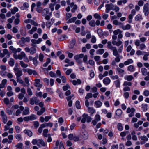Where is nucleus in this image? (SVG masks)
<instances>
[{
	"label": "nucleus",
	"mask_w": 149,
	"mask_h": 149,
	"mask_svg": "<svg viewBox=\"0 0 149 149\" xmlns=\"http://www.w3.org/2000/svg\"><path fill=\"white\" fill-rule=\"evenodd\" d=\"M143 12L144 13L146 16H148L149 14V4L147 3L144 6Z\"/></svg>",
	"instance_id": "3"
},
{
	"label": "nucleus",
	"mask_w": 149,
	"mask_h": 149,
	"mask_svg": "<svg viewBox=\"0 0 149 149\" xmlns=\"http://www.w3.org/2000/svg\"><path fill=\"white\" fill-rule=\"evenodd\" d=\"M74 58L76 60V61L78 63V65H81L82 62L81 59L78 58H77L75 57H74Z\"/></svg>",
	"instance_id": "26"
},
{
	"label": "nucleus",
	"mask_w": 149,
	"mask_h": 149,
	"mask_svg": "<svg viewBox=\"0 0 149 149\" xmlns=\"http://www.w3.org/2000/svg\"><path fill=\"white\" fill-rule=\"evenodd\" d=\"M17 81L19 83L21 84H23L24 83V81L21 79L20 77L16 78Z\"/></svg>",
	"instance_id": "44"
},
{
	"label": "nucleus",
	"mask_w": 149,
	"mask_h": 149,
	"mask_svg": "<svg viewBox=\"0 0 149 149\" xmlns=\"http://www.w3.org/2000/svg\"><path fill=\"white\" fill-rule=\"evenodd\" d=\"M24 81L25 83L26 84V86L27 87H29V81L28 78L26 77L24 78Z\"/></svg>",
	"instance_id": "50"
},
{
	"label": "nucleus",
	"mask_w": 149,
	"mask_h": 149,
	"mask_svg": "<svg viewBox=\"0 0 149 149\" xmlns=\"http://www.w3.org/2000/svg\"><path fill=\"white\" fill-rule=\"evenodd\" d=\"M30 120H33L36 119L37 118L36 116L33 114H32L31 116H29Z\"/></svg>",
	"instance_id": "25"
},
{
	"label": "nucleus",
	"mask_w": 149,
	"mask_h": 149,
	"mask_svg": "<svg viewBox=\"0 0 149 149\" xmlns=\"http://www.w3.org/2000/svg\"><path fill=\"white\" fill-rule=\"evenodd\" d=\"M2 117L3 118V123L5 124L6 123L7 121V117L6 115L4 116H3Z\"/></svg>",
	"instance_id": "59"
},
{
	"label": "nucleus",
	"mask_w": 149,
	"mask_h": 149,
	"mask_svg": "<svg viewBox=\"0 0 149 149\" xmlns=\"http://www.w3.org/2000/svg\"><path fill=\"white\" fill-rule=\"evenodd\" d=\"M81 138L84 139H87L88 136V133L86 131L82 132L81 134Z\"/></svg>",
	"instance_id": "5"
},
{
	"label": "nucleus",
	"mask_w": 149,
	"mask_h": 149,
	"mask_svg": "<svg viewBox=\"0 0 149 149\" xmlns=\"http://www.w3.org/2000/svg\"><path fill=\"white\" fill-rule=\"evenodd\" d=\"M116 70L119 74L122 76L123 74V73L124 72V70L119 67L117 68Z\"/></svg>",
	"instance_id": "14"
},
{
	"label": "nucleus",
	"mask_w": 149,
	"mask_h": 149,
	"mask_svg": "<svg viewBox=\"0 0 149 149\" xmlns=\"http://www.w3.org/2000/svg\"><path fill=\"white\" fill-rule=\"evenodd\" d=\"M35 82L34 85L36 87L41 88L42 86V85L40 84V81L39 79H36L35 80Z\"/></svg>",
	"instance_id": "4"
},
{
	"label": "nucleus",
	"mask_w": 149,
	"mask_h": 149,
	"mask_svg": "<svg viewBox=\"0 0 149 149\" xmlns=\"http://www.w3.org/2000/svg\"><path fill=\"white\" fill-rule=\"evenodd\" d=\"M135 70V68L132 65H129L128 67V70L131 72H134Z\"/></svg>",
	"instance_id": "22"
},
{
	"label": "nucleus",
	"mask_w": 149,
	"mask_h": 149,
	"mask_svg": "<svg viewBox=\"0 0 149 149\" xmlns=\"http://www.w3.org/2000/svg\"><path fill=\"white\" fill-rule=\"evenodd\" d=\"M23 132L25 134L27 135L29 137H31L33 135L32 132L28 130H24Z\"/></svg>",
	"instance_id": "8"
},
{
	"label": "nucleus",
	"mask_w": 149,
	"mask_h": 149,
	"mask_svg": "<svg viewBox=\"0 0 149 149\" xmlns=\"http://www.w3.org/2000/svg\"><path fill=\"white\" fill-rule=\"evenodd\" d=\"M141 71L143 75L146 76L147 75V70L146 68H142L141 69Z\"/></svg>",
	"instance_id": "20"
},
{
	"label": "nucleus",
	"mask_w": 149,
	"mask_h": 149,
	"mask_svg": "<svg viewBox=\"0 0 149 149\" xmlns=\"http://www.w3.org/2000/svg\"><path fill=\"white\" fill-rule=\"evenodd\" d=\"M94 17L99 20H100L101 19V17L98 13H95L94 15Z\"/></svg>",
	"instance_id": "38"
},
{
	"label": "nucleus",
	"mask_w": 149,
	"mask_h": 149,
	"mask_svg": "<svg viewBox=\"0 0 149 149\" xmlns=\"http://www.w3.org/2000/svg\"><path fill=\"white\" fill-rule=\"evenodd\" d=\"M27 72L29 75H31L32 74H33L34 75L38 74L37 73L36 70H33L31 69H28Z\"/></svg>",
	"instance_id": "10"
},
{
	"label": "nucleus",
	"mask_w": 149,
	"mask_h": 149,
	"mask_svg": "<svg viewBox=\"0 0 149 149\" xmlns=\"http://www.w3.org/2000/svg\"><path fill=\"white\" fill-rule=\"evenodd\" d=\"M122 31L119 29H118L117 30L114 31L113 32V33L114 35H117L119 33H122Z\"/></svg>",
	"instance_id": "41"
},
{
	"label": "nucleus",
	"mask_w": 149,
	"mask_h": 149,
	"mask_svg": "<svg viewBox=\"0 0 149 149\" xmlns=\"http://www.w3.org/2000/svg\"><path fill=\"white\" fill-rule=\"evenodd\" d=\"M29 108L27 107H25L24 110L23 111L22 115H27L29 114Z\"/></svg>",
	"instance_id": "11"
},
{
	"label": "nucleus",
	"mask_w": 149,
	"mask_h": 149,
	"mask_svg": "<svg viewBox=\"0 0 149 149\" xmlns=\"http://www.w3.org/2000/svg\"><path fill=\"white\" fill-rule=\"evenodd\" d=\"M125 78V79L127 80L128 81H131L134 79V77L130 75L126 76Z\"/></svg>",
	"instance_id": "28"
},
{
	"label": "nucleus",
	"mask_w": 149,
	"mask_h": 149,
	"mask_svg": "<svg viewBox=\"0 0 149 149\" xmlns=\"http://www.w3.org/2000/svg\"><path fill=\"white\" fill-rule=\"evenodd\" d=\"M70 87L68 84H67L65 86H64L63 87V89L64 91H66L68 89L70 88Z\"/></svg>",
	"instance_id": "56"
},
{
	"label": "nucleus",
	"mask_w": 149,
	"mask_h": 149,
	"mask_svg": "<svg viewBox=\"0 0 149 149\" xmlns=\"http://www.w3.org/2000/svg\"><path fill=\"white\" fill-rule=\"evenodd\" d=\"M66 20H67L68 19H70L72 16V14L70 13H66Z\"/></svg>",
	"instance_id": "60"
},
{
	"label": "nucleus",
	"mask_w": 149,
	"mask_h": 149,
	"mask_svg": "<svg viewBox=\"0 0 149 149\" xmlns=\"http://www.w3.org/2000/svg\"><path fill=\"white\" fill-rule=\"evenodd\" d=\"M27 92L29 95L31 96L32 95L33 93L32 91L29 87H28V88H27Z\"/></svg>",
	"instance_id": "61"
},
{
	"label": "nucleus",
	"mask_w": 149,
	"mask_h": 149,
	"mask_svg": "<svg viewBox=\"0 0 149 149\" xmlns=\"http://www.w3.org/2000/svg\"><path fill=\"white\" fill-rule=\"evenodd\" d=\"M122 112V111L120 109H118L116 111V114L117 116H118V118H119L121 116Z\"/></svg>",
	"instance_id": "16"
},
{
	"label": "nucleus",
	"mask_w": 149,
	"mask_h": 149,
	"mask_svg": "<svg viewBox=\"0 0 149 149\" xmlns=\"http://www.w3.org/2000/svg\"><path fill=\"white\" fill-rule=\"evenodd\" d=\"M105 7H106L105 10L106 12V13H109L111 9V7L109 4H106L105 5Z\"/></svg>",
	"instance_id": "34"
},
{
	"label": "nucleus",
	"mask_w": 149,
	"mask_h": 149,
	"mask_svg": "<svg viewBox=\"0 0 149 149\" xmlns=\"http://www.w3.org/2000/svg\"><path fill=\"white\" fill-rule=\"evenodd\" d=\"M131 27L130 25L127 24L125 26H124V27L123 28V30H129L131 28Z\"/></svg>",
	"instance_id": "40"
},
{
	"label": "nucleus",
	"mask_w": 149,
	"mask_h": 149,
	"mask_svg": "<svg viewBox=\"0 0 149 149\" xmlns=\"http://www.w3.org/2000/svg\"><path fill=\"white\" fill-rule=\"evenodd\" d=\"M132 85V83L131 82H127L126 81H125L123 84V85L124 86H131Z\"/></svg>",
	"instance_id": "48"
},
{
	"label": "nucleus",
	"mask_w": 149,
	"mask_h": 149,
	"mask_svg": "<svg viewBox=\"0 0 149 149\" xmlns=\"http://www.w3.org/2000/svg\"><path fill=\"white\" fill-rule=\"evenodd\" d=\"M30 103L32 105H33L35 104V97H33L32 98H31L30 101Z\"/></svg>",
	"instance_id": "55"
},
{
	"label": "nucleus",
	"mask_w": 149,
	"mask_h": 149,
	"mask_svg": "<svg viewBox=\"0 0 149 149\" xmlns=\"http://www.w3.org/2000/svg\"><path fill=\"white\" fill-rule=\"evenodd\" d=\"M49 10L48 8H45L42 10V15L43 16H45L47 15L49 13Z\"/></svg>",
	"instance_id": "7"
},
{
	"label": "nucleus",
	"mask_w": 149,
	"mask_h": 149,
	"mask_svg": "<svg viewBox=\"0 0 149 149\" xmlns=\"http://www.w3.org/2000/svg\"><path fill=\"white\" fill-rule=\"evenodd\" d=\"M44 55L43 54L40 53L39 56V59L40 61L42 62L43 61L44 58Z\"/></svg>",
	"instance_id": "52"
},
{
	"label": "nucleus",
	"mask_w": 149,
	"mask_h": 149,
	"mask_svg": "<svg viewBox=\"0 0 149 149\" xmlns=\"http://www.w3.org/2000/svg\"><path fill=\"white\" fill-rule=\"evenodd\" d=\"M75 105L76 108L78 109H80L81 108L80 102L79 101H77L75 103Z\"/></svg>",
	"instance_id": "46"
},
{
	"label": "nucleus",
	"mask_w": 149,
	"mask_h": 149,
	"mask_svg": "<svg viewBox=\"0 0 149 149\" xmlns=\"http://www.w3.org/2000/svg\"><path fill=\"white\" fill-rule=\"evenodd\" d=\"M86 116H87V114L84 113L83 114L82 118L81 120V122L83 123H84L86 121Z\"/></svg>",
	"instance_id": "19"
},
{
	"label": "nucleus",
	"mask_w": 149,
	"mask_h": 149,
	"mask_svg": "<svg viewBox=\"0 0 149 149\" xmlns=\"http://www.w3.org/2000/svg\"><path fill=\"white\" fill-rule=\"evenodd\" d=\"M9 49L12 51V52L15 54L17 53L16 49L14 48L13 46H10L9 47Z\"/></svg>",
	"instance_id": "47"
},
{
	"label": "nucleus",
	"mask_w": 149,
	"mask_h": 149,
	"mask_svg": "<svg viewBox=\"0 0 149 149\" xmlns=\"http://www.w3.org/2000/svg\"><path fill=\"white\" fill-rule=\"evenodd\" d=\"M14 60L12 58H10V61L9 62V65L11 66H13L14 65Z\"/></svg>",
	"instance_id": "58"
},
{
	"label": "nucleus",
	"mask_w": 149,
	"mask_h": 149,
	"mask_svg": "<svg viewBox=\"0 0 149 149\" xmlns=\"http://www.w3.org/2000/svg\"><path fill=\"white\" fill-rule=\"evenodd\" d=\"M36 52V49L35 47H31L30 48V53L31 54H33Z\"/></svg>",
	"instance_id": "30"
},
{
	"label": "nucleus",
	"mask_w": 149,
	"mask_h": 149,
	"mask_svg": "<svg viewBox=\"0 0 149 149\" xmlns=\"http://www.w3.org/2000/svg\"><path fill=\"white\" fill-rule=\"evenodd\" d=\"M143 18L140 14L137 15L135 17V19L136 21H140Z\"/></svg>",
	"instance_id": "15"
},
{
	"label": "nucleus",
	"mask_w": 149,
	"mask_h": 149,
	"mask_svg": "<svg viewBox=\"0 0 149 149\" xmlns=\"http://www.w3.org/2000/svg\"><path fill=\"white\" fill-rule=\"evenodd\" d=\"M48 132V130L47 129H45L43 131V135L45 137H47L48 134H47V133Z\"/></svg>",
	"instance_id": "35"
},
{
	"label": "nucleus",
	"mask_w": 149,
	"mask_h": 149,
	"mask_svg": "<svg viewBox=\"0 0 149 149\" xmlns=\"http://www.w3.org/2000/svg\"><path fill=\"white\" fill-rule=\"evenodd\" d=\"M14 70L16 76V78L20 77L23 74L22 70L17 67L14 68Z\"/></svg>",
	"instance_id": "2"
},
{
	"label": "nucleus",
	"mask_w": 149,
	"mask_h": 149,
	"mask_svg": "<svg viewBox=\"0 0 149 149\" xmlns=\"http://www.w3.org/2000/svg\"><path fill=\"white\" fill-rule=\"evenodd\" d=\"M139 137L142 141H146L148 140V139L146 136L145 135H144L143 136H140Z\"/></svg>",
	"instance_id": "43"
},
{
	"label": "nucleus",
	"mask_w": 149,
	"mask_h": 149,
	"mask_svg": "<svg viewBox=\"0 0 149 149\" xmlns=\"http://www.w3.org/2000/svg\"><path fill=\"white\" fill-rule=\"evenodd\" d=\"M104 50L103 49H100L97 52V53H99L100 54H102L104 52Z\"/></svg>",
	"instance_id": "57"
},
{
	"label": "nucleus",
	"mask_w": 149,
	"mask_h": 149,
	"mask_svg": "<svg viewBox=\"0 0 149 149\" xmlns=\"http://www.w3.org/2000/svg\"><path fill=\"white\" fill-rule=\"evenodd\" d=\"M89 24L91 27H95L96 26V24H95V20H92L90 21L89 22Z\"/></svg>",
	"instance_id": "17"
},
{
	"label": "nucleus",
	"mask_w": 149,
	"mask_h": 149,
	"mask_svg": "<svg viewBox=\"0 0 149 149\" xmlns=\"http://www.w3.org/2000/svg\"><path fill=\"white\" fill-rule=\"evenodd\" d=\"M135 111V109L133 108H132L131 109L128 108L127 109L126 112L127 113H129L130 112H134Z\"/></svg>",
	"instance_id": "33"
},
{
	"label": "nucleus",
	"mask_w": 149,
	"mask_h": 149,
	"mask_svg": "<svg viewBox=\"0 0 149 149\" xmlns=\"http://www.w3.org/2000/svg\"><path fill=\"white\" fill-rule=\"evenodd\" d=\"M40 145L43 146H45V143L43 140L38 139L37 145L38 146H40Z\"/></svg>",
	"instance_id": "9"
},
{
	"label": "nucleus",
	"mask_w": 149,
	"mask_h": 149,
	"mask_svg": "<svg viewBox=\"0 0 149 149\" xmlns=\"http://www.w3.org/2000/svg\"><path fill=\"white\" fill-rule=\"evenodd\" d=\"M16 139L18 140V141H20L22 140L21 135L20 134H16L15 136Z\"/></svg>",
	"instance_id": "39"
},
{
	"label": "nucleus",
	"mask_w": 149,
	"mask_h": 149,
	"mask_svg": "<svg viewBox=\"0 0 149 149\" xmlns=\"http://www.w3.org/2000/svg\"><path fill=\"white\" fill-rule=\"evenodd\" d=\"M133 62V61L131 59H128L127 61H125L124 64L125 65H127L130 63H132Z\"/></svg>",
	"instance_id": "29"
},
{
	"label": "nucleus",
	"mask_w": 149,
	"mask_h": 149,
	"mask_svg": "<svg viewBox=\"0 0 149 149\" xmlns=\"http://www.w3.org/2000/svg\"><path fill=\"white\" fill-rule=\"evenodd\" d=\"M49 75L51 77H56L57 76L52 71H50L49 72Z\"/></svg>",
	"instance_id": "63"
},
{
	"label": "nucleus",
	"mask_w": 149,
	"mask_h": 149,
	"mask_svg": "<svg viewBox=\"0 0 149 149\" xmlns=\"http://www.w3.org/2000/svg\"><path fill=\"white\" fill-rule=\"evenodd\" d=\"M77 17H74L73 18L69 19L67 22V23H70L72 22H74L77 19Z\"/></svg>",
	"instance_id": "18"
},
{
	"label": "nucleus",
	"mask_w": 149,
	"mask_h": 149,
	"mask_svg": "<svg viewBox=\"0 0 149 149\" xmlns=\"http://www.w3.org/2000/svg\"><path fill=\"white\" fill-rule=\"evenodd\" d=\"M128 133V131H125L121 132L120 134V135L121 136L124 137L126 135V134H127Z\"/></svg>",
	"instance_id": "49"
},
{
	"label": "nucleus",
	"mask_w": 149,
	"mask_h": 149,
	"mask_svg": "<svg viewBox=\"0 0 149 149\" xmlns=\"http://www.w3.org/2000/svg\"><path fill=\"white\" fill-rule=\"evenodd\" d=\"M37 29V28L36 27H33L31 30L29 31V32L30 34H32L33 32L36 30Z\"/></svg>",
	"instance_id": "45"
},
{
	"label": "nucleus",
	"mask_w": 149,
	"mask_h": 149,
	"mask_svg": "<svg viewBox=\"0 0 149 149\" xmlns=\"http://www.w3.org/2000/svg\"><path fill=\"white\" fill-rule=\"evenodd\" d=\"M3 53L4 55H7L8 58H9L10 55V53L9 52L8 50L6 49H4L3 50Z\"/></svg>",
	"instance_id": "32"
},
{
	"label": "nucleus",
	"mask_w": 149,
	"mask_h": 149,
	"mask_svg": "<svg viewBox=\"0 0 149 149\" xmlns=\"http://www.w3.org/2000/svg\"><path fill=\"white\" fill-rule=\"evenodd\" d=\"M88 110L90 113H91V115L93 114L95 112L94 109L92 107H88Z\"/></svg>",
	"instance_id": "37"
},
{
	"label": "nucleus",
	"mask_w": 149,
	"mask_h": 149,
	"mask_svg": "<svg viewBox=\"0 0 149 149\" xmlns=\"http://www.w3.org/2000/svg\"><path fill=\"white\" fill-rule=\"evenodd\" d=\"M114 83L116 87L119 88L120 87V81L118 79L116 81H115L114 82Z\"/></svg>",
	"instance_id": "27"
},
{
	"label": "nucleus",
	"mask_w": 149,
	"mask_h": 149,
	"mask_svg": "<svg viewBox=\"0 0 149 149\" xmlns=\"http://www.w3.org/2000/svg\"><path fill=\"white\" fill-rule=\"evenodd\" d=\"M117 128L118 130L119 131H121L123 130V127H122V125L121 123H118L117 125Z\"/></svg>",
	"instance_id": "51"
},
{
	"label": "nucleus",
	"mask_w": 149,
	"mask_h": 149,
	"mask_svg": "<svg viewBox=\"0 0 149 149\" xmlns=\"http://www.w3.org/2000/svg\"><path fill=\"white\" fill-rule=\"evenodd\" d=\"M95 104L97 108H99L102 105V103L100 101H97L95 102Z\"/></svg>",
	"instance_id": "23"
},
{
	"label": "nucleus",
	"mask_w": 149,
	"mask_h": 149,
	"mask_svg": "<svg viewBox=\"0 0 149 149\" xmlns=\"http://www.w3.org/2000/svg\"><path fill=\"white\" fill-rule=\"evenodd\" d=\"M15 129L16 130V132L17 133H19L21 131L20 128L19 126H15Z\"/></svg>",
	"instance_id": "53"
},
{
	"label": "nucleus",
	"mask_w": 149,
	"mask_h": 149,
	"mask_svg": "<svg viewBox=\"0 0 149 149\" xmlns=\"http://www.w3.org/2000/svg\"><path fill=\"white\" fill-rule=\"evenodd\" d=\"M95 52V50L93 49H91L89 51V53L91 55V57L93 58L94 55V53Z\"/></svg>",
	"instance_id": "54"
},
{
	"label": "nucleus",
	"mask_w": 149,
	"mask_h": 149,
	"mask_svg": "<svg viewBox=\"0 0 149 149\" xmlns=\"http://www.w3.org/2000/svg\"><path fill=\"white\" fill-rule=\"evenodd\" d=\"M148 106L146 104H142V109L144 111H146L148 110Z\"/></svg>",
	"instance_id": "24"
},
{
	"label": "nucleus",
	"mask_w": 149,
	"mask_h": 149,
	"mask_svg": "<svg viewBox=\"0 0 149 149\" xmlns=\"http://www.w3.org/2000/svg\"><path fill=\"white\" fill-rule=\"evenodd\" d=\"M93 96L92 94L91 93H88L85 97V99L88 100L89 98H91Z\"/></svg>",
	"instance_id": "42"
},
{
	"label": "nucleus",
	"mask_w": 149,
	"mask_h": 149,
	"mask_svg": "<svg viewBox=\"0 0 149 149\" xmlns=\"http://www.w3.org/2000/svg\"><path fill=\"white\" fill-rule=\"evenodd\" d=\"M107 47L109 49H111L113 51V54L115 56H116L118 55V51L116 48L114 47H113L111 45V42L110 41H109L107 42Z\"/></svg>",
	"instance_id": "1"
},
{
	"label": "nucleus",
	"mask_w": 149,
	"mask_h": 149,
	"mask_svg": "<svg viewBox=\"0 0 149 149\" xmlns=\"http://www.w3.org/2000/svg\"><path fill=\"white\" fill-rule=\"evenodd\" d=\"M15 146L17 148V149H23V144L22 143H19L16 145Z\"/></svg>",
	"instance_id": "36"
},
{
	"label": "nucleus",
	"mask_w": 149,
	"mask_h": 149,
	"mask_svg": "<svg viewBox=\"0 0 149 149\" xmlns=\"http://www.w3.org/2000/svg\"><path fill=\"white\" fill-rule=\"evenodd\" d=\"M4 102L6 104L8 105L9 103V99L7 98H5L4 99Z\"/></svg>",
	"instance_id": "64"
},
{
	"label": "nucleus",
	"mask_w": 149,
	"mask_h": 149,
	"mask_svg": "<svg viewBox=\"0 0 149 149\" xmlns=\"http://www.w3.org/2000/svg\"><path fill=\"white\" fill-rule=\"evenodd\" d=\"M111 8L112 10H115L116 12L118 11L119 10V8L116 5H114Z\"/></svg>",
	"instance_id": "21"
},
{
	"label": "nucleus",
	"mask_w": 149,
	"mask_h": 149,
	"mask_svg": "<svg viewBox=\"0 0 149 149\" xmlns=\"http://www.w3.org/2000/svg\"><path fill=\"white\" fill-rule=\"evenodd\" d=\"M19 64L22 67L24 68H26L28 66V65L25 64L22 61H20Z\"/></svg>",
	"instance_id": "31"
},
{
	"label": "nucleus",
	"mask_w": 149,
	"mask_h": 149,
	"mask_svg": "<svg viewBox=\"0 0 149 149\" xmlns=\"http://www.w3.org/2000/svg\"><path fill=\"white\" fill-rule=\"evenodd\" d=\"M75 43L76 40L74 39H72L70 42V49L73 48L74 46L75 45Z\"/></svg>",
	"instance_id": "13"
},
{
	"label": "nucleus",
	"mask_w": 149,
	"mask_h": 149,
	"mask_svg": "<svg viewBox=\"0 0 149 149\" xmlns=\"http://www.w3.org/2000/svg\"><path fill=\"white\" fill-rule=\"evenodd\" d=\"M7 82V80L6 79H4L2 80L1 83L0 84V91H1V88L5 87Z\"/></svg>",
	"instance_id": "6"
},
{
	"label": "nucleus",
	"mask_w": 149,
	"mask_h": 149,
	"mask_svg": "<svg viewBox=\"0 0 149 149\" xmlns=\"http://www.w3.org/2000/svg\"><path fill=\"white\" fill-rule=\"evenodd\" d=\"M84 55L82 54H81L79 55H77L74 56V57H76L77 58H79L80 59V58H82L84 57Z\"/></svg>",
	"instance_id": "62"
},
{
	"label": "nucleus",
	"mask_w": 149,
	"mask_h": 149,
	"mask_svg": "<svg viewBox=\"0 0 149 149\" xmlns=\"http://www.w3.org/2000/svg\"><path fill=\"white\" fill-rule=\"evenodd\" d=\"M103 81V83L106 85L109 84L111 81L110 79L108 77L104 78Z\"/></svg>",
	"instance_id": "12"
}]
</instances>
